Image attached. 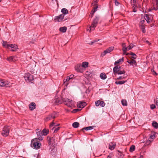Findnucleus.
Masks as SVG:
<instances>
[{"instance_id":"obj_1","label":"nucleus","mask_w":158,"mask_h":158,"mask_svg":"<svg viewBox=\"0 0 158 158\" xmlns=\"http://www.w3.org/2000/svg\"><path fill=\"white\" fill-rule=\"evenodd\" d=\"M41 146V144L37 138H35L31 140V146L33 148L36 149H39L40 148Z\"/></svg>"},{"instance_id":"obj_2","label":"nucleus","mask_w":158,"mask_h":158,"mask_svg":"<svg viewBox=\"0 0 158 158\" xmlns=\"http://www.w3.org/2000/svg\"><path fill=\"white\" fill-rule=\"evenodd\" d=\"M98 21L99 17L97 16L93 20L91 26L87 29V30L89 31L90 32H91L92 31H94L97 26Z\"/></svg>"},{"instance_id":"obj_3","label":"nucleus","mask_w":158,"mask_h":158,"mask_svg":"<svg viewBox=\"0 0 158 158\" xmlns=\"http://www.w3.org/2000/svg\"><path fill=\"white\" fill-rule=\"evenodd\" d=\"M114 74L121 75L124 74L126 72L124 69L121 68L119 65L115 66L113 69Z\"/></svg>"},{"instance_id":"obj_4","label":"nucleus","mask_w":158,"mask_h":158,"mask_svg":"<svg viewBox=\"0 0 158 158\" xmlns=\"http://www.w3.org/2000/svg\"><path fill=\"white\" fill-rule=\"evenodd\" d=\"M62 101L65 104L69 107H74L75 106V102L71 100L66 98L63 99Z\"/></svg>"},{"instance_id":"obj_5","label":"nucleus","mask_w":158,"mask_h":158,"mask_svg":"<svg viewBox=\"0 0 158 158\" xmlns=\"http://www.w3.org/2000/svg\"><path fill=\"white\" fill-rule=\"evenodd\" d=\"M47 140L48 144L49 146L50 147H54L55 145L56 141L55 137L48 136L47 138Z\"/></svg>"},{"instance_id":"obj_6","label":"nucleus","mask_w":158,"mask_h":158,"mask_svg":"<svg viewBox=\"0 0 158 158\" xmlns=\"http://www.w3.org/2000/svg\"><path fill=\"white\" fill-rule=\"evenodd\" d=\"M58 114L57 113L54 112L51 114L48 115L46 118H44V120L45 121H48L53 119H54L57 117Z\"/></svg>"},{"instance_id":"obj_7","label":"nucleus","mask_w":158,"mask_h":158,"mask_svg":"<svg viewBox=\"0 0 158 158\" xmlns=\"http://www.w3.org/2000/svg\"><path fill=\"white\" fill-rule=\"evenodd\" d=\"M9 132V126H5L3 128L2 134L3 136L6 137L8 135Z\"/></svg>"},{"instance_id":"obj_8","label":"nucleus","mask_w":158,"mask_h":158,"mask_svg":"<svg viewBox=\"0 0 158 158\" xmlns=\"http://www.w3.org/2000/svg\"><path fill=\"white\" fill-rule=\"evenodd\" d=\"M10 83L8 81L5 80H0V86L2 87H10Z\"/></svg>"},{"instance_id":"obj_9","label":"nucleus","mask_w":158,"mask_h":158,"mask_svg":"<svg viewBox=\"0 0 158 158\" xmlns=\"http://www.w3.org/2000/svg\"><path fill=\"white\" fill-rule=\"evenodd\" d=\"M24 77L26 81L27 82H30L34 80L33 76L29 73H26Z\"/></svg>"},{"instance_id":"obj_10","label":"nucleus","mask_w":158,"mask_h":158,"mask_svg":"<svg viewBox=\"0 0 158 158\" xmlns=\"http://www.w3.org/2000/svg\"><path fill=\"white\" fill-rule=\"evenodd\" d=\"M114 49V47L111 46L108 48L106 50H105L102 52L101 53V56L103 57L105 56L107 53H108L112 51Z\"/></svg>"},{"instance_id":"obj_11","label":"nucleus","mask_w":158,"mask_h":158,"mask_svg":"<svg viewBox=\"0 0 158 158\" xmlns=\"http://www.w3.org/2000/svg\"><path fill=\"white\" fill-rule=\"evenodd\" d=\"M95 104L96 106H100L101 107H103L105 105V103L103 101L99 100L95 101Z\"/></svg>"},{"instance_id":"obj_12","label":"nucleus","mask_w":158,"mask_h":158,"mask_svg":"<svg viewBox=\"0 0 158 158\" xmlns=\"http://www.w3.org/2000/svg\"><path fill=\"white\" fill-rule=\"evenodd\" d=\"M75 70L78 72L82 73L83 72V69L81 64H77L75 66Z\"/></svg>"},{"instance_id":"obj_13","label":"nucleus","mask_w":158,"mask_h":158,"mask_svg":"<svg viewBox=\"0 0 158 158\" xmlns=\"http://www.w3.org/2000/svg\"><path fill=\"white\" fill-rule=\"evenodd\" d=\"M87 105L86 102H79L77 104V106L78 108H81V109Z\"/></svg>"},{"instance_id":"obj_14","label":"nucleus","mask_w":158,"mask_h":158,"mask_svg":"<svg viewBox=\"0 0 158 158\" xmlns=\"http://www.w3.org/2000/svg\"><path fill=\"white\" fill-rule=\"evenodd\" d=\"M7 60L10 62H15L18 60V58L16 56H11L7 58Z\"/></svg>"},{"instance_id":"obj_15","label":"nucleus","mask_w":158,"mask_h":158,"mask_svg":"<svg viewBox=\"0 0 158 158\" xmlns=\"http://www.w3.org/2000/svg\"><path fill=\"white\" fill-rule=\"evenodd\" d=\"M127 62L133 66H137L136 61L134 59L128 60H127Z\"/></svg>"},{"instance_id":"obj_16","label":"nucleus","mask_w":158,"mask_h":158,"mask_svg":"<svg viewBox=\"0 0 158 158\" xmlns=\"http://www.w3.org/2000/svg\"><path fill=\"white\" fill-rule=\"evenodd\" d=\"M116 144L113 142L110 143L109 144V148L111 150H113L115 148Z\"/></svg>"},{"instance_id":"obj_17","label":"nucleus","mask_w":158,"mask_h":158,"mask_svg":"<svg viewBox=\"0 0 158 158\" xmlns=\"http://www.w3.org/2000/svg\"><path fill=\"white\" fill-rule=\"evenodd\" d=\"M36 134L38 136V140L41 141L42 140L43 138L42 137V135H43L42 132V131L41 132H36Z\"/></svg>"},{"instance_id":"obj_18","label":"nucleus","mask_w":158,"mask_h":158,"mask_svg":"<svg viewBox=\"0 0 158 158\" xmlns=\"http://www.w3.org/2000/svg\"><path fill=\"white\" fill-rule=\"evenodd\" d=\"M29 107L30 110H33L35 108L36 104L34 102H32L29 105Z\"/></svg>"},{"instance_id":"obj_19","label":"nucleus","mask_w":158,"mask_h":158,"mask_svg":"<svg viewBox=\"0 0 158 158\" xmlns=\"http://www.w3.org/2000/svg\"><path fill=\"white\" fill-rule=\"evenodd\" d=\"M150 15H149L148 14H144V19L146 20L148 23H150Z\"/></svg>"},{"instance_id":"obj_20","label":"nucleus","mask_w":158,"mask_h":158,"mask_svg":"<svg viewBox=\"0 0 158 158\" xmlns=\"http://www.w3.org/2000/svg\"><path fill=\"white\" fill-rule=\"evenodd\" d=\"M64 17V15L61 14L59 16L56 17L55 19L58 22H60V21L62 20L63 19Z\"/></svg>"},{"instance_id":"obj_21","label":"nucleus","mask_w":158,"mask_h":158,"mask_svg":"<svg viewBox=\"0 0 158 158\" xmlns=\"http://www.w3.org/2000/svg\"><path fill=\"white\" fill-rule=\"evenodd\" d=\"M124 61V58L123 57L122 58L119 59L118 60L116 61L114 63V65L117 64H121Z\"/></svg>"},{"instance_id":"obj_22","label":"nucleus","mask_w":158,"mask_h":158,"mask_svg":"<svg viewBox=\"0 0 158 158\" xmlns=\"http://www.w3.org/2000/svg\"><path fill=\"white\" fill-rule=\"evenodd\" d=\"M154 10H158V0H156V3L153 5Z\"/></svg>"},{"instance_id":"obj_23","label":"nucleus","mask_w":158,"mask_h":158,"mask_svg":"<svg viewBox=\"0 0 158 158\" xmlns=\"http://www.w3.org/2000/svg\"><path fill=\"white\" fill-rule=\"evenodd\" d=\"M70 80L68 77H67L66 78L64 79L63 80V84H65V85L67 86L69 83L68 82L69 80Z\"/></svg>"},{"instance_id":"obj_24","label":"nucleus","mask_w":158,"mask_h":158,"mask_svg":"<svg viewBox=\"0 0 158 158\" xmlns=\"http://www.w3.org/2000/svg\"><path fill=\"white\" fill-rule=\"evenodd\" d=\"M67 28L66 27H61L59 29V31L62 33L65 32L66 31Z\"/></svg>"},{"instance_id":"obj_25","label":"nucleus","mask_w":158,"mask_h":158,"mask_svg":"<svg viewBox=\"0 0 158 158\" xmlns=\"http://www.w3.org/2000/svg\"><path fill=\"white\" fill-rule=\"evenodd\" d=\"M88 62H82V65H81V66L82 67H83L85 69L88 67Z\"/></svg>"},{"instance_id":"obj_26","label":"nucleus","mask_w":158,"mask_h":158,"mask_svg":"<svg viewBox=\"0 0 158 158\" xmlns=\"http://www.w3.org/2000/svg\"><path fill=\"white\" fill-rule=\"evenodd\" d=\"M131 3L132 7H136V0H131Z\"/></svg>"},{"instance_id":"obj_27","label":"nucleus","mask_w":158,"mask_h":158,"mask_svg":"<svg viewBox=\"0 0 158 158\" xmlns=\"http://www.w3.org/2000/svg\"><path fill=\"white\" fill-rule=\"evenodd\" d=\"M42 132L43 135L45 136L48 134L49 131L48 129H44L43 130Z\"/></svg>"},{"instance_id":"obj_28","label":"nucleus","mask_w":158,"mask_h":158,"mask_svg":"<svg viewBox=\"0 0 158 158\" xmlns=\"http://www.w3.org/2000/svg\"><path fill=\"white\" fill-rule=\"evenodd\" d=\"M94 127L93 126H89L88 127H84L82 129V130L83 131H84L85 130H86L87 131L92 130L93 129Z\"/></svg>"},{"instance_id":"obj_29","label":"nucleus","mask_w":158,"mask_h":158,"mask_svg":"<svg viewBox=\"0 0 158 158\" xmlns=\"http://www.w3.org/2000/svg\"><path fill=\"white\" fill-rule=\"evenodd\" d=\"M100 78L103 80H105L107 78V76L104 73H102L100 74Z\"/></svg>"},{"instance_id":"obj_30","label":"nucleus","mask_w":158,"mask_h":158,"mask_svg":"<svg viewBox=\"0 0 158 158\" xmlns=\"http://www.w3.org/2000/svg\"><path fill=\"white\" fill-rule=\"evenodd\" d=\"M152 126L155 128H158V124L155 121H153L152 123Z\"/></svg>"},{"instance_id":"obj_31","label":"nucleus","mask_w":158,"mask_h":158,"mask_svg":"<svg viewBox=\"0 0 158 158\" xmlns=\"http://www.w3.org/2000/svg\"><path fill=\"white\" fill-rule=\"evenodd\" d=\"M60 128V127L56 128V126H55V127H53L51 130H52V131L54 130L53 132L56 133L59 130Z\"/></svg>"},{"instance_id":"obj_32","label":"nucleus","mask_w":158,"mask_h":158,"mask_svg":"<svg viewBox=\"0 0 158 158\" xmlns=\"http://www.w3.org/2000/svg\"><path fill=\"white\" fill-rule=\"evenodd\" d=\"M61 12L63 15H66L68 13V10L64 8L62 9Z\"/></svg>"},{"instance_id":"obj_33","label":"nucleus","mask_w":158,"mask_h":158,"mask_svg":"<svg viewBox=\"0 0 158 158\" xmlns=\"http://www.w3.org/2000/svg\"><path fill=\"white\" fill-rule=\"evenodd\" d=\"M79 125V123L78 122H75L73 123V127L75 128H77Z\"/></svg>"},{"instance_id":"obj_34","label":"nucleus","mask_w":158,"mask_h":158,"mask_svg":"<svg viewBox=\"0 0 158 158\" xmlns=\"http://www.w3.org/2000/svg\"><path fill=\"white\" fill-rule=\"evenodd\" d=\"M126 81H116L115 83L117 85H121L125 83Z\"/></svg>"},{"instance_id":"obj_35","label":"nucleus","mask_w":158,"mask_h":158,"mask_svg":"<svg viewBox=\"0 0 158 158\" xmlns=\"http://www.w3.org/2000/svg\"><path fill=\"white\" fill-rule=\"evenodd\" d=\"M62 101L58 99L55 100V103L56 105H58L59 104H61L62 103Z\"/></svg>"},{"instance_id":"obj_36","label":"nucleus","mask_w":158,"mask_h":158,"mask_svg":"<svg viewBox=\"0 0 158 158\" xmlns=\"http://www.w3.org/2000/svg\"><path fill=\"white\" fill-rule=\"evenodd\" d=\"M117 152H118V157L122 158L124 156V155L122 152L119 150H118Z\"/></svg>"},{"instance_id":"obj_37","label":"nucleus","mask_w":158,"mask_h":158,"mask_svg":"<svg viewBox=\"0 0 158 158\" xmlns=\"http://www.w3.org/2000/svg\"><path fill=\"white\" fill-rule=\"evenodd\" d=\"M121 103L123 106H127V101L126 100L122 99L121 100Z\"/></svg>"},{"instance_id":"obj_38","label":"nucleus","mask_w":158,"mask_h":158,"mask_svg":"<svg viewBox=\"0 0 158 158\" xmlns=\"http://www.w3.org/2000/svg\"><path fill=\"white\" fill-rule=\"evenodd\" d=\"M135 145H132L130 147L129 151L131 152H132L135 150Z\"/></svg>"},{"instance_id":"obj_39","label":"nucleus","mask_w":158,"mask_h":158,"mask_svg":"<svg viewBox=\"0 0 158 158\" xmlns=\"http://www.w3.org/2000/svg\"><path fill=\"white\" fill-rule=\"evenodd\" d=\"M3 45L5 48H8L9 46V44H8L7 42L5 41H3Z\"/></svg>"},{"instance_id":"obj_40","label":"nucleus","mask_w":158,"mask_h":158,"mask_svg":"<svg viewBox=\"0 0 158 158\" xmlns=\"http://www.w3.org/2000/svg\"><path fill=\"white\" fill-rule=\"evenodd\" d=\"M152 142V140H150L148 139V140L146 141L145 145H149Z\"/></svg>"},{"instance_id":"obj_41","label":"nucleus","mask_w":158,"mask_h":158,"mask_svg":"<svg viewBox=\"0 0 158 158\" xmlns=\"http://www.w3.org/2000/svg\"><path fill=\"white\" fill-rule=\"evenodd\" d=\"M145 26L144 25H143L142 26H139L140 27L141 30H142V32L143 33L145 32Z\"/></svg>"},{"instance_id":"obj_42","label":"nucleus","mask_w":158,"mask_h":158,"mask_svg":"<svg viewBox=\"0 0 158 158\" xmlns=\"http://www.w3.org/2000/svg\"><path fill=\"white\" fill-rule=\"evenodd\" d=\"M145 22V20L144 19L143 20L140 21L139 24V26H142L143 25L145 26L144 23Z\"/></svg>"},{"instance_id":"obj_43","label":"nucleus","mask_w":158,"mask_h":158,"mask_svg":"<svg viewBox=\"0 0 158 158\" xmlns=\"http://www.w3.org/2000/svg\"><path fill=\"white\" fill-rule=\"evenodd\" d=\"M130 54L132 56L131 58L133 59H135L136 58V55L134 53L131 52Z\"/></svg>"},{"instance_id":"obj_44","label":"nucleus","mask_w":158,"mask_h":158,"mask_svg":"<svg viewBox=\"0 0 158 158\" xmlns=\"http://www.w3.org/2000/svg\"><path fill=\"white\" fill-rule=\"evenodd\" d=\"M156 138L155 136V135H150L149 137V138H148L150 140H152V141L153 140Z\"/></svg>"},{"instance_id":"obj_45","label":"nucleus","mask_w":158,"mask_h":158,"mask_svg":"<svg viewBox=\"0 0 158 158\" xmlns=\"http://www.w3.org/2000/svg\"><path fill=\"white\" fill-rule=\"evenodd\" d=\"M55 126H56L55 124L53 122H52V123H51L49 126L50 128V129L52 128L53 127H55Z\"/></svg>"},{"instance_id":"obj_46","label":"nucleus","mask_w":158,"mask_h":158,"mask_svg":"<svg viewBox=\"0 0 158 158\" xmlns=\"http://www.w3.org/2000/svg\"><path fill=\"white\" fill-rule=\"evenodd\" d=\"M18 49V48L17 47V46L16 45H15V46L13 47L11 49V51H16Z\"/></svg>"},{"instance_id":"obj_47","label":"nucleus","mask_w":158,"mask_h":158,"mask_svg":"<svg viewBox=\"0 0 158 158\" xmlns=\"http://www.w3.org/2000/svg\"><path fill=\"white\" fill-rule=\"evenodd\" d=\"M127 49H128L127 47H126L123 48L122 50L123 51V54H126Z\"/></svg>"},{"instance_id":"obj_48","label":"nucleus","mask_w":158,"mask_h":158,"mask_svg":"<svg viewBox=\"0 0 158 158\" xmlns=\"http://www.w3.org/2000/svg\"><path fill=\"white\" fill-rule=\"evenodd\" d=\"M9 46L8 47V49H10V48L11 50V49L13 47L14 48L15 45V44H9Z\"/></svg>"},{"instance_id":"obj_49","label":"nucleus","mask_w":158,"mask_h":158,"mask_svg":"<svg viewBox=\"0 0 158 158\" xmlns=\"http://www.w3.org/2000/svg\"><path fill=\"white\" fill-rule=\"evenodd\" d=\"M98 0H94V2L91 4V5H96L97 3L98 2Z\"/></svg>"},{"instance_id":"obj_50","label":"nucleus","mask_w":158,"mask_h":158,"mask_svg":"<svg viewBox=\"0 0 158 158\" xmlns=\"http://www.w3.org/2000/svg\"><path fill=\"white\" fill-rule=\"evenodd\" d=\"M134 45H133V44H131L129 45L127 47L128 49L129 50H130L131 49L134 47Z\"/></svg>"},{"instance_id":"obj_51","label":"nucleus","mask_w":158,"mask_h":158,"mask_svg":"<svg viewBox=\"0 0 158 158\" xmlns=\"http://www.w3.org/2000/svg\"><path fill=\"white\" fill-rule=\"evenodd\" d=\"M114 1L116 6H118L120 4V3L117 0H114Z\"/></svg>"},{"instance_id":"obj_52","label":"nucleus","mask_w":158,"mask_h":158,"mask_svg":"<svg viewBox=\"0 0 158 158\" xmlns=\"http://www.w3.org/2000/svg\"><path fill=\"white\" fill-rule=\"evenodd\" d=\"M81 110V109H74L72 111V112L73 113H76V112H77L78 111H79Z\"/></svg>"},{"instance_id":"obj_53","label":"nucleus","mask_w":158,"mask_h":158,"mask_svg":"<svg viewBox=\"0 0 158 158\" xmlns=\"http://www.w3.org/2000/svg\"><path fill=\"white\" fill-rule=\"evenodd\" d=\"M96 6L94 7L92 10H93L94 12H95L97 10V9L98 8V6H97V5H95Z\"/></svg>"},{"instance_id":"obj_54","label":"nucleus","mask_w":158,"mask_h":158,"mask_svg":"<svg viewBox=\"0 0 158 158\" xmlns=\"http://www.w3.org/2000/svg\"><path fill=\"white\" fill-rule=\"evenodd\" d=\"M133 8V11L134 12H135L137 11V6L136 7H132Z\"/></svg>"},{"instance_id":"obj_55","label":"nucleus","mask_w":158,"mask_h":158,"mask_svg":"<svg viewBox=\"0 0 158 158\" xmlns=\"http://www.w3.org/2000/svg\"><path fill=\"white\" fill-rule=\"evenodd\" d=\"M99 40H94L93 42H91L90 43H89V44L90 45H92L94 43L98 41Z\"/></svg>"},{"instance_id":"obj_56","label":"nucleus","mask_w":158,"mask_h":158,"mask_svg":"<svg viewBox=\"0 0 158 158\" xmlns=\"http://www.w3.org/2000/svg\"><path fill=\"white\" fill-rule=\"evenodd\" d=\"M150 108L152 109H153L156 108V106L154 104H152L150 105Z\"/></svg>"},{"instance_id":"obj_57","label":"nucleus","mask_w":158,"mask_h":158,"mask_svg":"<svg viewBox=\"0 0 158 158\" xmlns=\"http://www.w3.org/2000/svg\"><path fill=\"white\" fill-rule=\"evenodd\" d=\"M95 12H94L93 10H92L91 12V13H90V14L89 15V16H91V17H93V15H94Z\"/></svg>"},{"instance_id":"obj_58","label":"nucleus","mask_w":158,"mask_h":158,"mask_svg":"<svg viewBox=\"0 0 158 158\" xmlns=\"http://www.w3.org/2000/svg\"><path fill=\"white\" fill-rule=\"evenodd\" d=\"M74 76L72 74L70 75L69 76H68V77L70 79H72L74 77Z\"/></svg>"},{"instance_id":"obj_59","label":"nucleus","mask_w":158,"mask_h":158,"mask_svg":"<svg viewBox=\"0 0 158 158\" xmlns=\"http://www.w3.org/2000/svg\"><path fill=\"white\" fill-rule=\"evenodd\" d=\"M125 78V77L123 76H120L117 78L118 79L121 80Z\"/></svg>"},{"instance_id":"obj_60","label":"nucleus","mask_w":158,"mask_h":158,"mask_svg":"<svg viewBox=\"0 0 158 158\" xmlns=\"http://www.w3.org/2000/svg\"><path fill=\"white\" fill-rule=\"evenodd\" d=\"M156 103L158 108V98H157L156 101Z\"/></svg>"},{"instance_id":"obj_61","label":"nucleus","mask_w":158,"mask_h":158,"mask_svg":"<svg viewBox=\"0 0 158 158\" xmlns=\"http://www.w3.org/2000/svg\"><path fill=\"white\" fill-rule=\"evenodd\" d=\"M122 46L123 48L126 47L125 44V43H123L122 44Z\"/></svg>"},{"instance_id":"obj_62","label":"nucleus","mask_w":158,"mask_h":158,"mask_svg":"<svg viewBox=\"0 0 158 158\" xmlns=\"http://www.w3.org/2000/svg\"><path fill=\"white\" fill-rule=\"evenodd\" d=\"M36 131L37 132H41V130H40V129L38 128L36 130Z\"/></svg>"},{"instance_id":"obj_63","label":"nucleus","mask_w":158,"mask_h":158,"mask_svg":"<svg viewBox=\"0 0 158 158\" xmlns=\"http://www.w3.org/2000/svg\"><path fill=\"white\" fill-rule=\"evenodd\" d=\"M153 72L154 73V75H157V73H156V72H155V71L154 70H153Z\"/></svg>"},{"instance_id":"obj_64","label":"nucleus","mask_w":158,"mask_h":158,"mask_svg":"<svg viewBox=\"0 0 158 158\" xmlns=\"http://www.w3.org/2000/svg\"><path fill=\"white\" fill-rule=\"evenodd\" d=\"M111 158V156L110 155H108L107 157V158Z\"/></svg>"}]
</instances>
